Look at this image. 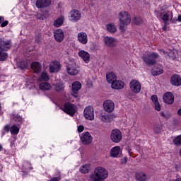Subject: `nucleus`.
Listing matches in <instances>:
<instances>
[{"label":"nucleus","mask_w":181,"mask_h":181,"mask_svg":"<svg viewBox=\"0 0 181 181\" xmlns=\"http://www.w3.org/2000/svg\"><path fill=\"white\" fill-rule=\"evenodd\" d=\"M4 131H5L6 132H9V131H11V127H9V126H5L4 128Z\"/></svg>","instance_id":"obj_49"},{"label":"nucleus","mask_w":181,"mask_h":181,"mask_svg":"<svg viewBox=\"0 0 181 181\" xmlns=\"http://www.w3.org/2000/svg\"><path fill=\"white\" fill-rule=\"evenodd\" d=\"M163 100L165 104H173L175 96L171 92H166L163 96Z\"/></svg>","instance_id":"obj_19"},{"label":"nucleus","mask_w":181,"mask_h":181,"mask_svg":"<svg viewBox=\"0 0 181 181\" xmlns=\"http://www.w3.org/2000/svg\"><path fill=\"white\" fill-rule=\"evenodd\" d=\"M81 88V83L78 81H75L72 83V95L75 98L77 97V93Z\"/></svg>","instance_id":"obj_25"},{"label":"nucleus","mask_w":181,"mask_h":181,"mask_svg":"<svg viewBox=\"0 0 181 181\" xmlns=\"http://www.w3.org/2000/svg\"><path fill=\"white\" fill-rule=\"evenodd\" d=\"M174 181H181V177H177Z\"/></svg>","instance_id":"obj_56"},{"label":"nucleus","mask_w":181,"mask_h":181,"mask_svg":"<svg viewBox=\"0 0 181 181\" xmlns=\"http://www.w3.org/2000/svg\"><path fill=\"white\" fill-rule=\"evenodd\" d=\"M160 53L165 57H171L172 59H175L177 55V52L175 49H167L166 51L164 49H160Z\"/></svg>","instance_id":"obj_18"},{"label":"nucleus","mask_w":181,"mask_h":181,"mask_svg":"<svg viewBox=\"0 0 181 181\" xmlns=\"http://www.w3.org/2000/svg\"><path fill=\"white\" fill-rule=\"evenodd\" d=\"M8 23H9V22H8L7 21H6L1 23V28H5V26H7V25H8Z\"/></svg>","instance_id":"obj_48"},{"label":"nucleus","mask_w":181,"mask_h":181,"mask_svg":"<svg viewBox=\"0 0 181 181\" xmlns=\"http://www.w3.org/2000/svg\"><path fill=\"white\" fill-rule=\"evenodd\" d=\"M80 139L83 145H90L93 142V136L90 132H86L81 134Z\"/></svg>","instance_id":"obj_11"},{"label":"nucleus","mask_w":181,"mask_h":181,"mask_svg":"<svg viewBox=\"0 0 181 181\" xmlns=\"http://www.w3.org/2000/svg\"><path fill=\"white\" fill-rule=\"evenodd\" d=\"M136 181H148V175L144 172L140 171L135 174Z\"/></svg>","instance_id":"obj_28"},{"label":"nucleus","mask_w":181,"mask_h":181,"mask_svg":"<svg viewBox=\"0 0 181 181\" xmlns=\"http://www.w3.org/2000/svg\"><path fill=\"white\" fill-rule=\"evenodd\" d=\"M4 21V17L0 16V23H1Z\"/></svg>","instance_id":"obj_55"},{"label":"nucleus","mask_w":181,"mask_h":181,"mask_svg":"<svg viewBox=\"0 0 181 181\" xmlns=\"http://www.w3.org/2000/svg\"><path fill=\"white\" fill-rule=\"evenodd\" d=\"M103 42L107 47H115L118 45V40L114 37L105 36Z\"/></svg>","instance_id":"obj_8"},{"label":"nucleus","mask_w":181,"mask_h":181,"mask_svg":"<svg viewBox=\"0 0 181 181\" xmlns=\"http://www.w3.org/2000/svg\"><path fill=\"white\" fill-rule=\"evenodd\" d=\"M151 100L153 101V104L156 103H159L158 101V96L156 95H153L151 96Z\"/></svg>","instance_id":"obj_44"},{"label":"nucleus","mask_w":181,"mask_h":181,"mask_svg":"<svg viewBox=\"0 0 181 181\" xmlns=\"http://www.w3.org/2000/svg\"><path fill=\"white\" fill-rule=\"evenodd\" d=\"M154 105L156 111H160V105L159 104V102L154 103Z\"/></svg>","instance_id":"obj_45"},{"label":"nucleus","mask_w":181,"mask_h":181,"mask_svg":"<svg viewBox=\"0 0 181 181\" xmlns=\"http://www.w3.org/2000/svg\"><path fill=\"white\" fill-rule=\"evenodd\" d=\"M177 21H178V22H181V15L178 16Z\"/></svg>","instance_id":"obj_53"},{"label":"nucleus","mask_w":181,"mask_h":181,"mask_svg":"<svg viewBox=\"0 0 181 181\" xmlns=\"http://www.w3.org/2000/svg\"><path fill=\"white\" fill-rule=\"evenodd\" d=\"M173 144L175 146H180L181 145V135L177 136L174 140Z\"/></svg>","instance_id":"obj_39"},{"label":"nucleus","mask_w":181,"mask_h":181,"mask_svg":"<svg viewBox=\"0 0 181 181\" xmlns=\"http://www.w3.org/2000/svg\"><path fill=\"white\" fill-rule=\"evenodd\" d=\"M1 108V103H0V115H2V110Z\"/></svg>","instance_id":"obj_57"},{"label":"nucleus","mask_w":181,"mask_h":181,"mask_svg":"<svg viewBox=\"0 0 181 181\" xmlns=\"http://www.w3.org/2000/svg\"><path fill=\"white\" fill-rule=\"evenodd\" d=\"M54 37L59 43L64 40V33L62 29H57L54 32Z\"/></svg>","instance_id":"obj_21"},{"label":"nucleus","mask_w":181,"mask_h":181,"mask_svg":"<svg viewBox=\"0 0 181 181\" xmlns=\"http://www.w3.org/2000/svg\"><path fill=\"white\" fill-rule=\"evenodd\" d=\"M177 114L180 115V117H181V109L178 110Z\"/></svg>","instance_id":"obj_54"},{"label":"nucleus","mask_w":181,"mask_h":181,"mask_svg":"<svg viewBox=\"0 0 181 181\" xmlns=\"http://www.w3.org/2000/svg\"><path fill=\"white\" fill-rule=\"evenodd\" d=\"M78 54L85 63L90 62V53H88V52L81 49L78 51Z\"/></svg>","instance_id":"obj_22"},{"label":"nucleus","mask_w":181,"mask_h":181,"mask_svg":"<svg viewBox=\"0 0 181 181\" xmlns=\"http://www.w3.org/2000/svg\"><path fill=\"white\" fill-rule=\"evenodd\" d=\"M52 4L50 0H37L36 6L39 9H42L43 8H47Z\"/></svg>","instance_id":"obj_23"},{"label":"nucleus","mask_w":181,"mask_h":181,"mask_svg":"<svg viewBox=\"0 0 181 181\" xmlns=\"http://www.w3.org/2000/svg\"><path fill=\"white\" fill-rule=\"evenodd\" d=\"M83 116L86 119L93 121L94 119V108L92 106H88L84 109Z\"/></svg>","instance_id":"obj_13"},{"label":"nucleus","mask_w":181,"mask_h":181,"mask_svg":"<svg viewBox=\"0 0 181 181\" xmlns=\"http://www.w3.org/2000/svg\"><path fill=\"white\" fill-rule=\"evenodd\" d=\"M108 179V170L101 166L96 167L89 176V181H105Z\"/></svg>","instance_id":"obj_1"},{"label":"nucleus","mask_w":181,"mask_h":181,"mask_svg":"<svg viewBox=\"0 0 181 181\" xmlns=\"http://www.w3.org/2000/svg\"><path fill=\"white\" fill-rule=\"evenodd\" d=\"M61 67L62 65L60 64V62L57 61H53L50 63L49 71L50 73H57L60 71Z\"/></svg>","instance_id":"obj_20"},{"label":"nucleus","mask_w":181,"mask_h":181,"mask_svg":"<svg viewBox=\"0 0 181 181\" xmlns=\"http://www.w3.org/2000/svg\"><path fill=\"white\" fill-rule=\"evenodd\" d=\"M37 18L40 19V21H43V19H45V16L43 15H40V14H37Z\"/></svg>","instance_id":"obj_47"},{"label":"nucleus","mask_w":181,"mask_h":181,"mask_svg":"<svg viewBox=\"0 0 181 181\" xmlns=\"http://www.w3.org/2000/svg\"><path fill=\"white\" fill-rule=\"evenodd\" d=\"M2 135H5V132H2Z\"/></svg>","instance_id":"obj_59"},{"label":"nucleus","mask_w":181,"mask_h":181,"mask_svg":"<svg viewBox=\"0 0 181 181\" xmlns=\"http://www.w3.org/2000/svg\"><path fill=\"white\" fill-rule=\"evenodd\" d=\"M103 110L105 112H112L115 110V104L111 100H105L103 103Z\"/></svg>","instance_id":"obj_14"},{"label":"nucleus","mask_w":181,"mask_h":181,"mask_svg":"<svg viewBox=\"0 0 181 181\" xmlns=\"http://www.w3.org/2000/svg\"><path fill=\"white\" fill-rule=\"evenodd\" d=\"M127 160H128V158L127 157H124L122 160H121V163L125 164L127 163Z\"/></svg>","instance_id":"obj_51"},{"label":"nucleus","mask_w":181,"mask_h":181,"mask_svg":"<svg viewBox=\"0 0 181 181\" xmlns=\"http://www.w3.org/2000/svg\"><path fill=\"white\" fill-rule=\"evenodd\" d=\"M62 110L66 114H68V115L74 117V114L77 112V106L71 103H66Z\"/></svg>","instance_id":"obj_4"},{"label":"nucleus","mask_w":181,"mask_h":181,"mask_svg":"<svg viewBox=\"0 0 181 181\" xmlns=\"http://www.w3.org/2000/svg\"><path fill=\"white\" fill-rule=\"evenodd\" d=\"M28 61H22L18 63V67L21 70H25V69H28Z\"/></svg>","instance_id":"obj_38"},{"label":"nucleus","mask_w":181,"mask_h":181,"mask_svg":"<svg viewBox=\"0 0 181 181\" xmlns=\"http://www.w3.org/2000/svg\"><path fill=\"white\" fill-rule=\"evenodd\" d=\"M170 82L172 86L180 87L181 86V77L177 74H175L171 77Z\"/></svg>","instance_id":"obj_24"},{"label":"nucleus","mask_w":181,"mask_h":181,"mask_svg":"<svg viewBox=\"0 0 181 181\" xmlns=\"http://www.w3.org/2000/svg\"><path fill=\"white\" fill-rule=\"evenodd\" d=\"M160 131H162V127L160 126H156L154 127L155 134H160Z\"/></svg>","instance_id":"obj_42"},{"label":"nucleus","mask_w":181,"mask_h":181,"mask_svg":"<svg viewBox=\"0 0 181 181\" xmlns=\"http://www.w3.org/2000/svg\"><path fill=\"white\" fill-rule=\"evenodd\" d=\"M12 47V42L10 40L0 39V49L9 50Z\"/></svg>","instance_id":"obj_17"},{"label":"nucleus","mask_w":181,"mask_h":181,"mask_svg":"<svg viewBox=\"0 0 181 181\" xmlns=\"http://www.w3.org/2000/svg\"><path fill=\"white\" fill-rule=\"evenodd\" d=\"M106 29L110 33H115V32H117V27L114 23L107 24Z\"/></svg>","instance_id":"obj_31"},{"label":"nucleus","mask_w":181,"mask_h":181,"mask_svg":"<svg viewBox=\"0 0 181 181\" xmlns=\"http://www.w3.org/2000/svg\"><path fill=\"white\" fill-rule=\"evenodd\" d=\"M130 91L134 94H139L142 90V85L137 80H132L129 83Z\"/></svg>","instance_id":"obj_5"},{"label":"nucleus","mask_w":181,"mask_h":181,"mask_svg":"<svg viewBox=\"0 0 181 181\" xmlns=\"http://www.w3.org/2000/svg\"><path fill=\"white\" fill-rule=\"evenodd\" d=\"M6 59H8V53L0 49V62H4Z\"/></svg>","instance_id":"obj_34"},{"label":"nucleus","mask_w":181,"mask_h":181,"mask_svg":"<svg viewBox=\"0 0 181 181\" xmlns=\"http://www.w3.org/2000/svg\"><path fill=\"white\" fill-rule=\"evenodd\" d=\"M31 69L35 73H40L42 71V64L37 62L31 64Z\"/></svg>","instance_id":"obj_29"},{"label":"nucleus","mask_w":181,"mask_h":181,"mask_svg":"<svg viewBox=\"0 0 181 181\" xmlns=\"http://www.w3.org/2000/svg\"><path fill=\"white\" fill-rule=\"evenodd\" d=\"M54 88H55L56 91H62V90H63V88H64V86L63 85V83L62 82H58L57 83H56L54 85Z\"/></svg>","instance_id":"obj_40"},{"label":"nucleus","mask_w":181,"mask_h":181,"mask_svg":"<svg viewBox=\"0 0 181 181\" xmlns=\"http://www.w3.org/2000/svg\"><path fill=\"white\" fill-rule=\"evenodd\" d=\"M125 83L122 81L117 80L111 85L112 88L114 90H122Z\"/></svg>","instance_id":"obj_26"},{"label":"nucleus","mask_w":181,"mask_h":181,"mask_svg":"<svg viewBox=\"0 0 181 181\" xmlns=\"http://www.w3.org/2000/svg\"><path fill=\"white\" fill-rule=\"evenodd\" d=\"M81 19V13L78 10H72L69 13V20L71 22H78Z\"/></svg>","instance_id":"obj_10"},{"label":"nucleus","mask_w":181,"mask_h":181,"mask_svg":"<svg viewBox=\"0 0 181 181\" xmlns=\"http://www.w3.org/2000/svg\"><path fill=\"white\" fill-rule=\"evenodd\" d=\"M19 130L20 128L16 125H13L10 127V132L11 135H18L19 134Z\"/></svg>","instance_id":"obj_33"},{"label":"nucleus","mask_w":181,"mask_h":181,"mask_svg":"<svg viewBox=\"0 0 181 181\" xmlns=\"http://www.w3.org/2000/svg\"><path fill=\"white\" fill-rule=\"evenodd\" d=\"M40 90H43L44 91H46L47 90H50L52 88V86L47 82H42L40 84Z\"/></svg>","instance_id":"obj_32"},{"label":"nucleus","mask_w":181,"mask_h":181,"mask_svg":"<svg viewBox=\"0 0 181 181\" xmlns=\"http://www.w3.org/2000/svg\"><path fill=\"white\" fill-rule=\"evenodd\" d=\"M132 22L135 25H141V23H142V22H143L142 18H141V17H134L132 20Z\"/></svg>","instance_id":"obj_41"},{"label":"nucleus","mask_w":181,"mask_h":181,"mask_svg":"<svg viewBox=\"0 0 181 181\" xmlns=\"http://www.w3.org/2000/svg\"><path fill=\"white\" fill-rule=\"evenodd\" d=\"M163 73V69L162 68H154L152 69V74L153 76H159Z\"/></svg>","instance_id":"obj_36"},{"label":"nucleus","mask_w":181,"mask_h":181,"mask_svg":"<svg viewBox=\"0 0 181 181\" xmlns=\"http://www.w3.org/2000/svg\"><path fill=\"white\" fill-rule=\"evenodd\" d=\"M80 172L81 173H88L90 172V165H83L80 168Z\"/></svg>","instance_id":"obj_37"},{"label":"nucleus","mask_w":181,"mask_h":181,"mask_svg":"<svg viewBox=\"0 0 181 181\" xmlns=\"http://www.w3.org/2000/svg\"><path fill=\"white\" fill-rule=\"evenodd\" d=\"M122 155V148L121 146H115L110 150V156L112 158H119Z\"/></svg>","instance_id":"obj_15"},{"label":"nucleus","mask_w":181,"mask_h":181,"mask_svg":"<svg viewBox=\"0 0 181 181\" xmlns=\"http://www.w3.org/2000/svg\"><path fill=\"white\" fill-rule=\"evenodd\" d=\"M110 139L115 144H118L122 140V133L119 129H113L110 134Z\"/></svg>","instance_id":"obj_9"},{"label":"nucleus","mask_w":181,"mask_h":181,"mask_svg":"<svg viewBox=\"0 0 181 181\" xmlns=\"http://www.w3.org/2000/svg\"><path fill=\"white\" fill-rule=\"evenodd\" d=\"M77 40L81 45H87L88 43V35L84 32H80L77 35Z\"/></svg>","instance_id":"obj_16"},{"label":"nucleus","mask_w":181,"mask_h":181,"mask_svg":"<svg viewBox=\"0 0 181 181\" xmlns=\"http://www.w3.org/2000/svg\"><path fill=\"white\" fill-rule=\"evenodd\" d=\"M115 118V116L114 114H107L106 112H103L99 115V119H100L102 122H112Z\"/></svg>","instance_id":"obj_12"},{"label":"nucleus","mask_w":181,"mask_h":181,"mask_svg":"<svg viewBox=\"0 0 181 181\" xmlns=\"http://www.w3.org/2000/svg\"><path fill=\"white\" fill-rule=\"evenodd\" d=\"M119 29L122 32L127 30V26L131 23V15L127 11H121L118 16Z\"/></svg>","instance_id":"obj_2"},{"label":"nucleus","mask_w":181,"mask_h":181,"mask_svg":"<svg viewBox=\"0 0 181 181\" xmlns=\"http://www.w3.org/2000/svg\"><path fill=\"white\" fill-rule=\"evenodd\" d=\"M106 80L107 83L112 84L117 81V75L114 72H110L106 75Z\"/></svg>","instance_id":"obj_27"},{"label":"nucleus","mask_w":181,"mask_h":181,"mask_svg":"<svg viewBox=\"0 0 181 181\" xmlns=\"http://www.w3.org/2000/svg\"><path fill=\"white\" fill-rule=\"evenodd\" d=\"M66 73L69 74V76H77L78 73H80V70L78 69V66L74 62L71 64H68L66 66Z\"/></svg>","instance_id":"obj_7"},{"label":"nucleus","mask_w":181,"mask_h":181,"mask_svg":"<svg viewBox=\"0 0 181 181\" xmlns=\"http://www.w3.org/2000/svg\"><path fill=\"white\" fill-rule=\"evenodd\" d=\"M158 57H159V54L158 53L152 52L148 54H144L143 56V60L146 64L153 66V64L156 63V59H158Z\"/></svg>","instance_id":"obj_3"},{"label":"nucleus","mask_w":181,"mask_h":181,"mask_svg":"<svg viewBox=\"0 0 181 181\" xmlns=\"http://www.w3.org/2000/svg\"><path fill=\"white\" fill-rule=\"evenodd\" d=\"M78 132H83L84 131V126L80 125L78 127Z\"/></svg>","instance_id":"obj_46"},{"label":"nucleus","mask_w":181,"mask_h":181,"mask_svg":"<svg viewBox=\"0 0 181 181\" xmlns=\"http://www.w3.org/2000/svg\"><path fill=\"white\" fill-rule=\"evenodd\" d=\"M160 116L163 117V118H165L166 119H168L170 117V114L161 112Z\"/></svg>","instance_id":"obj_43"},{"label":"nucleus","mask_w":181,"mask_h":181,"mask_svg":"<svg viewBox=\"0 0 181 181\" xmlns=\"http://www.w3.org/2000/svg\"><path fill=\"white\" fill-rule=\"evenodd\" d=\"M40 80V81H47V80H49V75L47 74V72L46 71H43L42 72Z\"/></svg>","instance_id":"obj_35"},{"label":"nucleus","mask_w":181,"mask_h":181,"mask_svg":"<svg viewBox=\"0 0 181 181\" xmlns=\"http://www.w3.org/2000/svg\"><path fill=\"white\" fill-rule=\"evenodd\" d=\"M156 15L158 19H162L164 23H166L168 21H172L173 18V13L170 11H165L163 13L157 12Z\"/></svg>","instance_id":"obj_6"},{"label":"nucleus","mask_w":181,"mask_h":181,"mask_svg":"<svg viewBox=\"0 0 181 181\" xmlns=\"http://www.w3.org/2000/svg\"><path fill=\"white\" fill-rule=\"evenodd\" d=\"M2 149H3L2 145L0 144V152L1 151H2Z\"/></svg>","instance_id":"obj_58"},{"label":"nucleus","mask_w":181,"mask_h":181,"mask_svg":"<svg viewBox=\"0 0 181 181\" xmlns=\"http://www.w3.org/2000/svg\"><path fill=\"white\" fill-rule=\"evenodd\" d=\"M64 22V16H61L54 21V26L55 28H60Z\"/></svg>","instance_id":"obj_30"},{"label":"nucleus","mask_w":181,"mask_h":181,"mask_svg":"<svg viewBox=\"0 0 181 181\" xmlns=\"http://www.w3.org/2000/svg\"><path fill=\"white\" fill-rule=\"evenodd\" d=\"M126 149H127V152H128L129 156H132V151L131 148L127 147Z\"/></svg>","instance_id":"obj_50"},{"label":"nucleus","mask_w":181,"mask_h":181,"mask_svg":"<svg viewBox=\"0 0 181 181\" xmlns=\"http://www.w3.org/2000/svg\"><path fill=\"white\" fill-rule=\"evenodd\" d=\"M15 121H18V122H21L22 121V117L20 116L15 117Z\"/></svg>","instance_id":"obj_52"}]
</instances>
